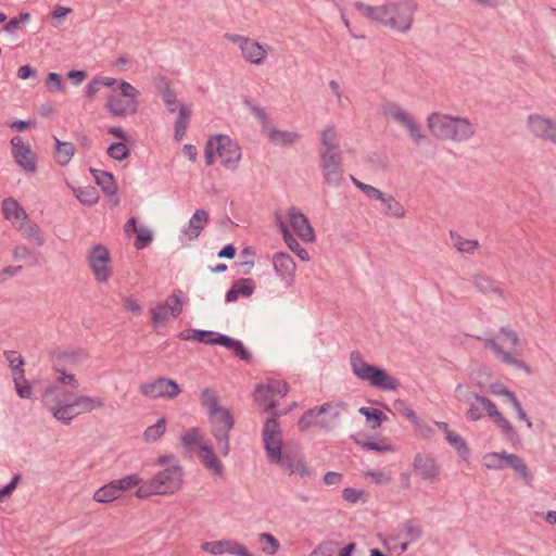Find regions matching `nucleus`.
Listing matches in <instances>:
<instances>
[{"mask_svg": "<svg viewBox=\"0 0 556 556\" xmlns=\"http://www.w3.org/2000/svg\"><path fill=\"white\" fill-rule=\"evenodd\" d=\"M42 400L53 416L66 424L78 415L100 409L104 405L103 400L99 396H90L60 388H48Z\"/></svg>", "mask_w": 556, "mask_h": 556, "instance_id": "obj_1", "label": "nucleus"}, {"mask_svg": "<svg viewBox=\"0 0 556 556\" xmlns=\"http://www.w3.org/2000/svg\"><path fill=\"white\" fill-rule=\"evenodd\" d=\"M263 443L266 456L271 464L280 466L291 475L306 477L309 470L302 457L282 445V433L275 418L266 420L263 428Z\"/></svg>", "mask_w": 556, "mask_h": 556, "instance_id": "obj_2", "label": "nucleus"}, {"mask_svg": "<svg viewBox=\"0 0 556 556\" xmlns=\"http://www.w3.org/2000/svg\"><path fill=\"white\" fill-rule=\"evenodd\" d=\"M157 464L167 466L157 471L149 481H142L136 490V497L148 498L152 495H172L181 489L182 468L176 462H173V457H160Z\"/></svg>", "mask_w": 556, "mask_h": 556, "instance_id": "obj_3", "label": "nucleus"}, {"mask_svg": "<svg viewBox=\"0 0 556 556\" xmlns=\"http://www.w3.org/2000/svg\"><path fill=\"white\" fill-rule=\"evenodd\" d=\"M415 8L416 5L413 0H402L396 3L390 2L381 7H370L363 3L356 4L361 15L390 25L399 30H407L410 27Z\"/></svg>", "mask_w": 556, "mask_h": 556, "instance_id": "obj_4", "label": "nucleus"}, {"mask_svg": "<svg viewBox=\"0 0 556 556\" xmlns=\"http://www.w3.org/2000/svg\"><path fill=\"white\" fill-rule=\"evenodd\" d=\"M484 346L490 349L502 363L523 369L527 372L530 371L523 359L525 342L515 330L502 328L494 339L484 341Z\"/></svg>", "mask_w": 556, "mask_h": 556, "instance_id": "obj_5", "label": "nucleus"}, {"mask_svg": "<svg viewBox=\"0 0 556 556\" xmlns=\"http://www.w3.org/2000/svg\"><path fill=\"white\" fill-rule=\"evenodd\" d=\"M429 131L439 139L468 140L475 127L468 118L434 112L427 117Z\"/></svg>", "mask_w": 556, "mask_h": 556, "instance_id": "obj_6", "label": "nucleus"}, {"mask_svg": "<svg viewBox=\"0 0 556 556\" xmlns=\"http://www.w3.org/2000/svg\"><path fill=\"white\" fill-rule=\"evenodd\" d=\"M140 91L124 79H115L105 98V110L115 117H126L139 109Z\"/></svg>", "mask_w": 556, "mask_h": 556, "instance_id": "obj_7", "label": "nucleus"}, {"mask_svg": "<svg viewBox=\"0 0 556 556\" xmlns=\"http://www.w3.org/2000/svg\"><path fill=\"white\" fill-rule=\"evenodd\" d=\"M488 416L508 441H514L518 435L515 427L508 418L497 408L495 403L485 396L475 395L466 412L468 420L477 421Z\"/></svg>", "mask_w": 556, "mask_h": 556, "instance_id": "obj_8", "label": "nucleus"}, {"mask_svg": "<svg viewBox=\"0 0 556 556\" xmlns=\"http://www.w3.org/2000/svg\"><path fill=\"white\" fill-rule=\"evenodd\" d=\"M241 148L226 135H216L208 139L205 147V161L207 165L215 162L227 168H236L241 160Z\"/></svg>", "mask_w": 556, "mask_h": 556, "instance_id": "obj_9", "label": "nucleus"}, {"mask_svg": "<svg viewBox=\"0 0 556 556\" xmlns=\"http://www.w3.org/2000/svg\"><path fill=\"white\" fill-rule=\"evenodd\" d=\"M351 367L354 375L370 387L383 391H395L400 386L395 377L382 368L368 364L359 354L351 355Z\"/></svg>", "mask_w": 556, "mask_h": 556, "instance_id": "obj_10", "label": "nucleus"}, {"mask_svg": "<svg viewBox=\"0 0 556 556\" xmlns=\"http://www.w3.org/2000/svg\"><path fill=\"white\" fill-rule=\"evenodd\" d=\"M181 444L187 452L195 453L202 465L213 475H223V464L215 456L200 429L191 428L187 430L181 437Z\"/></svg>", "mask_w": 556, "mask_h": 556, "instance_id": "obj_11", "label": "nucleus"}, {"mask_svg": "<svg viewBox=\"0 0 556 556\" xmlns=\"http://www.w3.org/2000/svg\"><path fill=\"white\" fill-rule=\"evenodd\" d=\"M421 535V527L415 520H407L389 533L383 540V546L394 555L404 554L409 544L416 542Z\"/></svg>", "mask_w": 556, "mask_h": 556, "instance_id": "obj_12", "label": "nucleus"}, {"mask_svg": "<svg viewBox=\"0 0 556 556\" xmlns=\"http://www.w3.org/2000/svg\"><path fill=\"white\" fill-rule=\"evenodd\" d=\"M283 237L287 235L296 236L305 243H313L316 239L315 231L307 217L292 207L278 218Z\"/></svg>", "mask_w": 556, "mask_h": 556, "instance_id": "obj_13", "label": "nucleus"}, {"mask_svg": "<svg viewBox=\"0 0 556 556\" xmlns=\"http://www.w3.org/2000/svg\"><path fill=\"white\" fill-rule=\"evenodd\" d=\"M482 463L488 469L500 470L510 467L527 484H530L533 480L529 467L525 460L516 454L490 452L483 455Z\"/></svg>", "mask_w": 556, "mask_h": 556, "instance_id": "obj_14", "label": "nucleus"}, {"mask_svg": "<svg viewBox=\"0 0 556 556\" xmlns=\"http://www.w3.org/2000/svg\"><path fill=\"white\" fill-rule=\"evenodd\" d=\"M141 482L142 478L139 475H127L99 488L92 498L97 503L109 504L121 498L125 492L138 489Z\"/></svg>", "mask_w": 556, "mask_h": 556, "instance_id": "obj_15", "label": "nucleus"}, {"mask_svg": "<svg viewBox=\"0 0 556 556\" xmlns=\"http://www.w3.org/2000/svg\"><path fill=\"white\" fill-rule=\"evenodd\" d=\"M187 302L185 293L180 290H175L170 293L165 301L156 303L150 308L151 319L154 326H164L170 319L177 318Z\"/></svg>", "mask_w": 556, "mask_h": 556, "instance_id": "obj_16", "label": "nucleus"}, {"mask_svg": "<svg viewBox=\"0 0 556 556\" xmlns=\"http://www.w3.org/2000/svg\"><path fill=\"white\" fill-rule=\"evenodd\" d=\"M245 104L250 108L251 113L260 121L263 126L264 135L273 144L286 147L299 140V135L296 132L281 130L271 125L269 115L265 109L253 104L248 100H245Z\"/></svg>", "mask_w": 556, "mask_h": 556, "instance_id": "obj_17", "label": "nucleus"}, {"mask_svg": "<svg viewBox=\"0 0 556 556\" xmlns=\"http://www.w3.org/2000/svg\"><path fill=\"white\" fill-rule=\"evenodd\" d=\"M11 156L15 165L25 175H35L38 170V156L30 143L21 136H14L10 140Z\"/></svg>", "mask_w": 556, "mask_h": 556, "instance_id": "obj_18", "label": "nucleus"}, {"mask_svg": "<svg viewBox=\"0 0 556 556\" xmlns=\"http://www.w3.org/2000/svg\"><path fill=\"white\" fill-rule=\"evenodd\" d=\"M225 38L235 43L241 52L242 59L253 65H262L265 63L268 56V47L262 45L257 40L237 35V34H227Z\"/></svg>", "mask_w": 556, "mask_h": 556, "instance_id": "obj_19", "label": "nucleus"}, {"mask_svg": "<svg viewBox=\"0 0 556 556\" xmlns=\"http://www.w3.org/2000/svg\"><path fill=\"white\" fill-rule=\"evenodd\" d=\"M213 435L216 439L217 451L226 456L229 452L228 433L233 426V419L226 408L217 409L210 415Z\"/></svg>", "mask_w": 556, "mask_h": 556, "instance_id": "obj_20", "label": "nucleus"}, {"mask_svg": "<svg viewBox=\"0 0 556 556\" xmlns=\"http://www.w3.org/2000/svg\"><path fill=\"white\" fill-rule=\"evenodd\" d=\"M289 391L287 382L282 380H270L260 384L254 393L255 402L264 410H273L277 402Z\"/></svg>", "mask_w": 556, "mask_h": 556, "instance_id": "obj_21", "label": "nucleus"}, {"mask_svg": "<svg viewBox=\"0 0 556 556\" xmlns=\"http://www.w3.org/2000/svg\"><path fill=\"white\" fill-rule=\"evenodd\" d=\"M90 269L99 282H106L113 273L112 258L106 247L98 244L89 253Z\"/></svg>", "mask_w": 556, "mask_h": 556, "instance_id": "obj_22", "label": "nucleus"}, {"mask_svg": "<svg viewBox=\"0 0 556 556\" xmlns=\"http://www.w3.org/2000/svg\"><path fill=\"white\" fill-rule=\"evenodd\" d=\"M342 407L340 405L326 404L319 408L309 409L305 413L300 421L299 429L305 431L312 427H328L331 419L339 416Z\"/></svg>", "mask_w": 556, "mask_h": 556, "instance_id": "obj_23", "label": "nucleus"}, {"mask_svg": "<svg viewBox=\"0 0 556 556\" xmlns=\"http://www.w3.org/2000/svg\"><path fill=\"white\" fill-rule=\"evenodd\" d=\"M193 338L203 343L223 345L232 351L239 358L243 361L250 359V353L245 350L243 344L230 337L213 331H195Z\"/></svg>", "mask_w": 556, "mask_h": 556, "instance_id": "obj_24", "label": "nucleus"}, {"mask_svg": "<svg viewBox=\"0 0 556 556\" xmlns=\"http://www.w3.org/2000/svg\"><path fill=\"white\" fill-rule=\"evenodd\" d=\"M142 395L150 399H175L181 393L180 387L167 378H159L140 386Z\"/></svg>", "mask_w": 556, "mask_h": 556, "instance_id": "obj_25", "label": "nucleus"}, {"mask_svg": "<svg viewBox=\"0 0 556 556\" xmlns=\"http://www.w3.org/2000/svg\"><path fill=\"white\" fill-rule=\"evenodd\" d=\"M527 129L536 138L556 143V122L540 114H531L527 119Z\"/></svg>", "mask_w": 556, "mask_h": 556, "instance_id": "obj_26", "label": "nucleus"}, {"mask_svg": "<svg viewBox=\"0 0 556 556\" xmlns=\"http://www.w3.org/2000/svg\"><path fill=\"white\" fill-rule=\"evenodd\" d=\"M271 263L276 275L287 286L294 283L296 264L293 258L286 252H277L271 257Z\"/></svg>", "mask_w": 556, "mask_h": 556, "instance_id": "obj_27", "label": "nucleus"}, {"mask_svg": "<svg viewBox=\"0 0 556 556\" xmlns=\"http://www.w3.org/2000/svg\"><path fill=\"white\" fill-rule=\"evenodd\" d=\"M201 548L212 555H223L228 553L237 556H253L245 546L235 540L205 542L201 545Z\"/></svg>", "mask_w": 556, "mask_h": 556, "instance_id": "obj_28", "label": "nucleus"}, {"mask_svg": "<svg viewBox=\"0 0 556 556\" xmlns=\"http://www.w3.org/2000/svg\"><path fill=\"white\" fill-rule=\"evenodd\" d=\"M414 473L421 480L435 481L440 475V467L429 454H417L413 462Z\"/></svg>", "mask_w": 556, "mask_h": 556, "instance_id": "obj_29", "label": "nucleus"}, {"mask_svg": "<svg viewBox=\"0 0 556 556\" xmlns=\"http://www.w3.org/2000/svg\"><path fill=\"white\" fill-rule=\"evenodd\" d=\"M320 167L328 181L339 177L342 156L340 150H319Z\"/></svg>", "mask_w": 556, "mask_h": 556, "instance_id": "obj_30", "label": "nucleus"}, {"mask_svg": "<svg viewBox=\"0 0 556 556\" xmlns=\"http://www.w3.org/2000/svg\"><path fill=\"white\" fill-rule=\"evenodd\" d=\"M1 210L3 217L15 228L25 224L28 218L27 213L20 202L11 197L2 201Z\"/></svg>", "mask_w": 556, "mask_h": 556, "instance_id": "obj_31", "label": "nucleus"}, {"mask_svg": "<svg viewBox=\"0 0 556 556\" xmlns=\"http://www.w3.org/2000/svg\"><path fill=\"white\" fill-rule=\"evenodd\" d=\"M208 220V214L204 210H198L182 228L180 240L185 243L197 239Z\"/></svg>", "mask_w": 556, "mask_h": 556, "instance_id": "obj_32", "label": "nucleus"}, {"mask_svg": "<svg viewBox=\"0 0 556 556\" xmlns=\"http://www.w3.org/2000/svg\"><path fill=\"white\" fill-rule=\"evenodd\" d=\"M354 549V543L341 546L337 541H326L320 543L309 556H352Z\"/></svg>", "mask_w": 556, "mask_h": 556, "instance_id": "obj_33", "label": "nucleus"}, {"mask_svg": "<svg viewBox=\"0 0 556 556\" xmlns=\"http://www.w3.org/2000/svg\"><path fill=\"white\" fill-rule=\"evenodd\" d=\"M124 228L127 235H136L135 247L138 250L147 248L152 242L151 230L143 225H138L136 218L128 219Z\"/></svg>", "mask_w": 556, "mask_h": 556, "instance_id": "obj_34", "label": "nucleus"}, {"mask_svg": "<svg viewBox=\"0 0 556 556\" xmlns=\"http://www.w3.org/2000/svg\"><path fill=\"white\" fill-rule=\"evenodd\" d=\"M355 442L367 451H376L379 453H388L395 451L393 443L388 438L384 437L368 439L365 438V435L363 434H357L355 437Z\"/></svg>", "mask_w": 556, "mask_h": 556, "instance_id": "obj_35", "label": "nucleus"}, {"mask_svg": "<svg viewBox=\"0 0 556 556\" xmlns=\"http://www.w3.org/2000/svg\"><path fill=\"white\" fill-rule=\"evenodd\" d=\"M438 427L445 432L446 441L455 448L457 454L464 459L468 460L470 457V450L466 441L456 432L448 429L447 424L438 422Z\"/></svg>", "mask_w": 556, "mask_h": 556, "instance_id": "obj_36", "label": "nucleus"}, {"mask_svg": "<svg viewBox=\"0 0 556 556\" xmlns=\"http://www.w3.org/2000/svg\"><path fill=\"white\" fill-rule=\"evenodd\" d=\"M116 78L110 76L98 75L94 76L85 87L84 93L85 97L89 100L94 99L101 91L103 87L110 88L115 83Z\"/></svg>", "mask_w": 556, "mask_h": 556, "instance_id": "obj_37", "label": "nucleus"}, {"mask_svg": "<svg viewBox=\"0 0 556 556\" xmlns=\"http://www.w3.org/2000/svg\"><path fill=\"white\" fill-rule=\"evenodd\" d=\"M255 285L252 279H240L236 281L232 288L227 292V302H235L239 296H250L254 291Z\"/></svg>", "mask_w": 556, "mask_h": 556, "instance_id": "obj_38", "label": "nucleus"}, {"mask_svg": "<svg viewBox=\"0 0 556 556\" xmlns=\"http://www.w3.org/2000/svg\"><path fill=\"white\" fill-rule=\"evenodd\" d=\"M383 114L388 118H392L399 122L404 127L409 124V122L414 118L407 111L401 108L396 103H387L383 105Z\"/></svg>", "mask_w": 556, "mask_h": 556, "instance_id": "obj_39", "label": "nucleus"}, {"mask_svg": "<svg viewBox=\"0 0 556 556\" xmlns=\"http://www.w3.org/2000/svg\"><path fill=\"white\" fill-rule=\"evenodd\" d=\"M380 202H381V211L386 215H388L390 217H394V218H403L405 216L404 206L397 200H395L392 195L384 194L382 197V199L380 200Z\"/></svg>", "mask_w": 556, "mask_h": 556, "instance_id": "obj_40", "label": "nucleus"}, {"mask_svg": "<svg viewBox=\"0 0 556 556\" xmlns=\"http://www.w3.org/2000/svg\"><path fill=\"white\" fill-rule=\"evenodd\" d=\"M191 116V106L190 105H180L178 111V116L175 123V139L180 141L188 128L189 119Z\"/></svg>", "mask_w": 556, "mask_h": 556, "instance_id": "obj_41", "label": "nucleus"}, {"mask_svg": "<svg viewBox=\"0 0 556 556\" xmlns=\"http://www.w3.org/2000/svg\"><path fill=\"white\" fill-rule=\"evenodd\" d=\"M320 149L319 150H340L339 149V134L333 126H328L320 132Z\"/></svg>", "mask_w": 556, "mask_h": 556, "instance_id": "obj_42", "label": "nucleus"}, {"mask_svg": "<svg viewBox=\"0 0 556 556\" xmlns=\"http://www.w3.org/2000/svg\"><path fill=\"white\" fill-rule=\"evenodd\" d=\"M91 174L97 185L100 186L106 194H114L116 192L114 177L110 173L91 169Z\"/></svg>", "mask_w": 556, "mask_h": 556, "instance_id": "obj_43", "label": "nucleus"}, {"mask_svg": "<svg viewBox=\"0 0 556 556\" xmlns=\"http://www.w3.org/2000/svg\"><path fill=\"white\" fill-rule=\"evenodd\" d=\"M394 409L403 417H405L407 420H409L413 426L415 427V430L419 433H424V428L421 425L420 419L416 415L413 408H410L405 402L397 401L394 403Z\"/></svg>", "mask_w": 556, "mask_h": 556, "instance_id": "obj_44", "label": "nucleus"}, {"mask_svg": "<svg viewBox=\"0 0 556 556\" xmlns=\"http://www.w3.org/2000/svg\"><path fill=\"white\" fill-rule=\"evenodd\" d=\"M18 230L22 231L23 236L26 237L28 240L34 242L35 244H42L43 243V235L34 222H31L29 218L26 219V223L22 226L17 227Z\"/></svg>", "mask_w": 556, "mask_h": 556, "instance_id": "obj_45", "label": "nucleus"}, {"mask_svg": "<svg viewBox=\"0 0 556 556\" xmlns=\"http://www.w3.org/2000/svg\"><path fill=\"white\" fill-rule=\"evenodd\" d=\"M55 160L60 165H66L75 153V147L71 142H62L55 139Z\"/></svg>", "mask_w": 556, "mask_h": 556, "instance_id": "obj_46", "label": "nucleus"}, {"mask_svg": "<svg viewBox=\"0 0 556 556\" xmlns=\"http://www.w3.org/2000/svg\"><path fill=\"white\" fill-rule=\"evenodd\" d=\"M258 546L262 553L274 556L280 548L279 541L269 533H261L258 536Z\"/></svg>", "mask_w": 556, "mask_h": 556, "instance_id": "obj_47", "label": "nucleus"}, {"mask_svg": "<svg viewBox=\"0 0 556 556\" xmlns=\"http://www.w3.org/2000/svg\"><path fill=\"white\" fill-rule=\"evenodd\" d=\"M75 197L85 205H93L99 200V193L93 187L72 188Z\"/></svg>", "mask_w": 556, "mask_h": 556, "instance_id": "obj_48", "label": "nucleus"}, {"mask_svg": "<svg viewBox=\"0 0 556 556\" xmlns=\"http://www.w3.org/2000/svg\"><path fill=\"white\" fill-rule=\"evenodd\" d=\"M167 421L165 418H160L154 425L149 426L144 432L143 438L148 442L157 441L166 431Z\"/></svg>", "mask_w": 556, "mask_h": 556, "instance_id": "obj_49", "label": "nucleus"}, {"mask_svg": "<svg viewBox=\"0 0 556 556\" xmlns=\"http://www.w3.org/2000/svg\"><path fill=\"white\" fill-rule=\"evenodd\" d=\"M451 239L453 245L459 251L465 253H473L479 243L477 240L464 238L457 233L451 232Z\"/></svg>", "mask_w": 556, "mask_h": 556, "instance_id": "obj_50", "label": "nucleus"}, {"mask_svg": "<svg viewBox=\"0 0 556 556\" xmlns=\"http://www.w3.org/2000/svg\"><path fill=\"white\" fill-rule=\"evenodd\" d=\"M128 142L129 141H119V142L112 143L108 148V151H106L108 155L111 159L116 160V161H123V160L127 159L130 153L129 147L127 144Z\"/></svg>", "mask_w": 556, "mask_h": 556, "instance_id": "obj_51", "label": "nucleus"}, {"mask_svg": "<svg viewBox=\"0 0 556 556\" xmlns=\"http://www.w3.org/2000/svg\"><path fill=\"white\" fill-rule=\"evenodd\" d=\"M15 390L20 397H31V384L25 379L24 371H16L13 378Z\"/></svg>", "mask_w": 556, "mask_h": 556, "instance_id": "obj_52", "label": "nucleus"}, {"mask_svg": "<svg viewBox=\"0 0 556 556\" xmlns=\"http://www.w3.org/2000/svg\"><path fill=\"white\" fill-rule=\"evenodd\" d=\"M201 404L208 410V414L212 415L214 410L222 409L223 407L218 405L217 394L215 391L205 389L202 391L200 396Z\"/></svg>", "mask_w": 556, "mask_h": 556, "instance_id": "obj_53", "label": "nucleus"}, {"mask_svg": "<svg viewBox=\"0 0 556 556\" xmlns=\"http://www.w3.org/2000/svg\"><path fill=\"white\" fill-rule=\"evenodd\" d=\"M359 413L366 417L367 422H369L372 429L380 427L382 420L386 419L383 413L377 408L362 407Z\"/></svg>", "mask_w": 556, "mask_h": 556, "instance_id": "obj_54", "label": "nucleus"}, {"mask_svg": "<svg viewBox=\"0 0 556 556\" xmlns=\"http://www.w3.org/2000/svg\"><path fill=\"white\" fill-rule=\"evenodd\" d=\"M287 247L301 260L304 262L309 261V254L306 249H304L299 241L295 239L293 235H287L283 237Z\"/></svg>", "mask_w": 556, "mask_h": 556, "instance_id": "obj_55", "label": "nucleus"}, {"mask_svg": "<svg viewBox=\"0 0 556 556\" xmlns=\"http://www.w3.org/2000/svg\"><path fill=\"white\" fill-rule=\"evenodd\" d=\"M485 391L496 396H504L509 402H511L513 399L517 397L516 394L513 391H510L505 383H502L500 381L490 383L485 388Z\"/></svg>", "mask_w": 556, "mask_h": 556, "instance_id": "obj_56", "label": "nucleus"}, {"mask_svg": "<svg viewBox=\"0 0 556 556\" xmlns=\"http://www.w3.org/2000/svg\"><path fill=\"white\" fill-rule=\"evenodd\" d=\"M46 87L50 92H64V84L62 77L58 73H49L46 77Z\"/></svg>", "mask_w": 556, "mask_h": 556, "instance_id": "obj_57", "label": "nucleus"}, {"mask_svg": "<svg viewBox=\"0 0 556 556\" xmlns=\"http://www.w3.org/2000/svg\"><path fill=\"white\" fill-rule=\"evenodd\" d=\"M5 357L11 367L13 378H14V375L16 374V371H24L22 368L24 365V362H23V358L20 353L15 352V351H10V352L5 353Z\"/></svg>", "mask_w": 556, "mask_h": 556, "instance_id": "obj_58", "label": "nucleus"}, {"mask_svg": "<svg viewBox=\"0 0 556 556\" xmlns=\"http://www.w3.org/2000/svg\"><path fill=\"white\" fill-rule=\"evenodd\" d=\"M29 13H21L18 16L11 18L3 27L7 33H14L20 24L28 22Z\"/></svg>", "mask_w": 556, "mask_h": 556, "instance_id": "obj_59", "label": "nucleus"}, {"mask_svg": "<svg viewBox=\"0 0 556 556\" xmlns=\"http://www.w3.org/2000/svg\"><path fill=\"white\" fill-rule=\"evenodd\" d=\"M510 403H511L514 409L516 410L518 419L523 421L528 428H532V421L529 418L526 410L523 409L520 401L516 397V399H513V401Z\"/></svg>", "mask_w": 556, "mask_h": 556, "instance_id": "obj_60", "label": "nucleus"}, {"mask_svg": "<svg viewBox=\"0 0 556 556\" xmlns=\"http://www.w3.org/2000/svg\"><path fill=\"white\" fill-rule=\"evenodd\" d=\"M355 185L370 199L381 200L384 195L380 190L376 189L372 186L359 182L355 180Z\"/></svg>", "mask_w": 556, "mask_h": 556, "instance_id": "obj_61", "label": "nucleus"}, {"mask_svg": "<svg viewBox=\"0 0 556 556\" xmlns=\"http://www.w3.org/2000/svg\"><path fill=\"white\" fill-rule=\"evenodd\" d=\"M405 128L407 129V131L409 132V136L410 138L415 141V142H419L425 136L422 134V130L420 128V126L416 123V119L413 118L409 124H407L405 126Z\"/></svg>", "mask_w": 556, "mask_h": 556, "instance_id": "obj_62", "label": "nucleus"}, {"mask_svg": "<svg viewBox=\"0 0 556 556\" xmlns=\"http://www.w3.org/2000/svg\"><path fill=\"white\" fill-rule=\"evenodd\" d=\"M364 496V492L362 490L346 488L342 492V497L350 503H356L361 501Z\"/></svg>", "mask_w": 556, "mask_h": 556, "instance_id": "obj_63", "label": "nucleus"}, {"mask_svg": "<svg viewBox=\"0 0 556 556\" xmlns=\"http://www.w3.org/2000/svg\"><path fill=\"white\" fill-rule=\"evenodd\" d=\"M163 101L166 104L168 111H170V112H175L177 110L179 111V106L181 104L177 102L176 96L170 90H166L163 93Z\"/></svg>", "mask_w": 556, "mask_h": 556, "instance_id": "obj_64", "label": "nucleus"}]
</instances>
